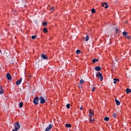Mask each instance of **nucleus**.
Returning a JSON list of instances; mask_svg holds the SVG:
<instances>
[{"instance_id":"nucleus-1","label":"nucleus","mask_w":131,"mask_h":131,"mask_svg":"<svg viewBox=\"0 0 131 131\" xmlns=\"http://www.w3.org/2000/svg\"><path fill=\"white\" fill-rule=\"evenodd\" d=\"M96 77H98L99 79H100L101 81H103V75H102V73L100 72H98L96 75Z\"/></svg>"},{"instance_id":"nucleus-2","label":"nucleus","mask_w":131,"mask_h":131,"mask_svg":"<svg viewBox=\"0 0 131 131\" xmlns=\"http://www.w3.org/2000/svg\"><path fill=\"white\" fill-rule=\"evenodd\" d=\"M14 126H15V129H16L18 130V129H20V127H21V125L18 122H16L14 123Z\"/></svg>"},{"instance_id":"nucleus-3","label":"nucleus","mask_w":131,"mask_h":131,"mask_svg":"<svg viewBox=\"0 0 131 131\" xmlns=\"http://www.w3.org/2000/svg\"><path fill=\"white\" fill-rule=\"evenodd\" d=\"M94 111H93L92 109L89 110V117H93L94 116Z\"/></svg>"},{"instance_id":"nucleus-4","label":"nucleus","mask_w":131,"mask_h":131,"mask_svg":"<svg viewBox=\"0 0 131 131\" xmlns=\"http://www.w3.org/2000/svg\"><path fill=\"white\" fill-rule=\"evenodd\" d=\"M39 101L41 104H44V103L46 102V100H45V98H43V97L41 96L39 97Z\"/></svg>"},{"instance_id":"nucleus-5","label":"nucleus","mask_w":131,"mask_h":131,"mask_svg":"<svg viewBox=\"0 0 131 131\" xmlns=\"http://www.w3.org/2000/svg\"><path fill=\"white\" fill-rule=\"evenodd\" d=\"M33 103H35V105H38V98L36 97L33 100Z\"/></svg>"},{"instance_id":"nucleus-6","label":"nucleus","mask_w":131,"mask_h":131,"mask_svg":"<svg viewBox=\"0 0 131 131\" xmlns=\"http://www.w3.org/2000/svg\"><path fill=\"white\" fill-rule=\"evenodd\" d=\"M52 127H53V125L49 124L48 126L47 127V128L45 129V131H49L50 129H51Z\"/></svg>"},{"instance_id":"nucleus-7","label":"nucleus","mask_w":131,"mask_h":131,"mask_svg":"<svg viewBox=\"0 0 131 131\" xmlns=\"http://www.w3.org/2000/svg\"><path fill=\"white\" fill-rule=\"evenodd\" d=\"M6 77L8 80H11V79H12V76H11V74H10V73L7 74Z\"/></svg>"},{"instance_id":"nucleus-8","label":"nucleus","mask_w":131,"mask_h":131,"mask_svg":"<svg viewBox=\"0 0 131 131\" xmlns=\"http://www.w3.org/2000/svg\"><path fill=\"white\" fill-rule=\"evenodd\" d=\"M22 81V78H21L19 80H17L15 84L16 85H19L20 83H21V82Z\"/></svg>"},{"instance_id":"nucleus-9","label":"nucleus","mask_w":131,"mask_h":131,"mask_svg":"<svg viewBox=\"0 0 131 131\" xmlns=\"http://www.w3.org/2000/svg\"><path fill=\"white\" fill-rule=\"evenodd\" d=\"M101 7H103L105 9H107L108 8V5L107 3H103L102 4Z\"/></svg>"},{"instance_id":"nucleus-10","label":"nucleus","mask_w":131,"mask_h":131,"mask_svg":"<svg viewBox=\"0 0 131 131\" xmlns=\"http://www.w3.org/2000/svg\"><path fill=\"white\" fill-rule=\"evenodd\" d=\"M41 58H42V59H43L44 60H48V57H47V56L45 54L41 55Z\"/></svg>"},{"instance_id":"nucleus-11","label":"nucleus","mask_w":131,"mask_h":131,"mask_svg":"<svg viewBox=\"0 0 131 131\" xmlns=\"http://www.w3.org/2000/svg\"><path fill=\"white\" fill-rule=\"evenodd\" d=\"M94 69H95V70L96 71H101V67H96L94 68Z\"/></svg>"},{"instance_id":"nucleus-12","label":"nucleus","mask_w":131,"mask_h":131,"mask_svg":"<svg viewBox=\"0 0 131 131\" xmlns=\"http://www.w3.org/2000/svg\"><path fill=\"white\" fill-rule=\"evenodd\" d=\"M115 102H116V103L117 104V106H119V105H120V101H119L118 100L116 99Z\"/></svg>"},{"instance_id":"nucleus-13","label":"nucleus","mask_w":131,"mask_h":131,"mask_svg":"<svg viewBox=\"0 0 131 131\" xmlns=\"http://www.w3.org/2000/svg\"><path fill=\"white\" fill-rule=\"evenodd\" d=\"M0 94L1 95L4 94V90H3V88L1 86H0Z\"/></svg>"},{"instance_id":"nucleus-14","label":"nucleus","mask_w":131,"mask_h":131,"mask_svg":"<svg viewBox=\"0 0 131 131\" xmlns=\"http://www.w3.org/2000/svg\"><path fill=\"white\" fill-rule=\"evenodd\" d=\"M118 81H119V79H114V83H116V82H118Z\"/></svg>"},{"instance_id":"nucleus-15","label":"nucleus","mask_w":131,"mask_h":131,"mask_svg":"<svg viewBox=\"0 0 131 131\" xmlns=\"http://www.w3.org/2000/svg\"><path fill=\"white\" fill-rule=\"evenodd\" d=\"M89 120L90 121V122H94V121H95V119H94V118H93V117H89Z\"/></svg>"},{"instance_id":"nucleus-16","label":"nucleus","mask_w":131,"mask_h":131,"mask_svg":"<svg viewBox=\"0 0 131 131\" xmlns=\"http://www.w3.org/2000/svg\"><path fill=\"white\" fill-rule=\"evenodd\" d=\"M42 31H43V32H44V33H47V32H48V29L43 28L42 29Z\"/></svg>"},{"instance_id":"nucleus-17","label":"nucleus","mask_w":131,"mask_h":131,"mask_svg":"<svg viewBox=\"0 0 131 131\" xmlns=\"http://www.w3.org/2000/svg\"><path fill=\"white\" fill-rule=\"evenodd\" d=\"M89 39H90V37L89 36V35H86L85 37V41H88Z\"/></svg>"},{"instance_id":"nucleus-18","label":"nucleus","mask_w":131,"mask_h":131,"mask_svg":"<svg viewBox=\"0 0 131 131\" xmlns=\"http://www.w3.org/2000/svg\"><path fill=\"white\" fill-rule=\"evenodd\" d=\"M126 92L127 94H129V93H130L131 92L130 89H126Z\"/></svg>"},{"instance_id":"nucleus-19","label":"nucleus","mask_w":131,"mask_h":131,"mask_svg":"<svg viewBox=\"0 0 131 131\" xmlns=\"http://www.w3.org/2000/svg\"><path fill=\"white\" fill-rule=\"evenodd\" d=\"M19 107H20V108H22L23 107V102H20L19 103Z\"/></svg>"},{"instance_id":"nucleus-20","label":"nucleus","mask_w":131,"mask_h":131,"mask_svg":"<svg viewBox=\"0 0 131 131\" xmlns=\"http://www.w3.org/2000/svg\"><path fill=\"white\" fill-rule=\"evenodd\" d=\"M98 61H99V60L97 59H94L92 61L93 63H96V62H98Z\"/></svg>"},{"instance_id":"nucleus-21","label":"nucleus","mask_w":131,"mask_h":131,"mask_svg":"<svg viewBox=\"0 0 131 131\" xmlns=\"http://www.w3.org/2000/svg\"><path fill=\"white\" fill-rule=\"evenodd\" d=\"M66 127H71V124H66Z\"/></svg>"},{"instance_id":"nucleus-22","label":"nucleus","mask_w":131,"mask_h":131,"mask_svg":"<svg viewBox=\"0 0 131 131\" xmlns=\"http://www.w3.org/2000/svg\"><path fill=\"white\" fill-rule=\"evenodd\" d=\"M66 107L68 108V109H70V103L67 104Z\"/></svg>"},{"instance_id":"nucleus-23","label":"nucleus","mask_w":131,"mask_h":131,"mask_svg":"<svg viewBox=\"0 0 131 131\" xmlns=\"http://www.w3.org/2000/svg\"><path fill=\"white\" fill-rule=\"evenodd\" d=\"M104 119L105 121H108L109 120V117H105Z\"/></svg>"},{"instance_id":"nucleus-24","label":"nucleus","mask_w":131,"mask_h":131,"mask_svg":"<svg viewBox=\"0 0 131 131\" xmlns=\"http://www.w3.org/2000/svg\"><path fill=\"white\" fill-rule=\"evenodd\" d=\"M92 14H95L96 10L94 9H92L91 10Z\"/></svg>"},{"instance_id":"nucleus-25","label":"nucleus","mask_w":131,"mask_h":131,"mask_svg":"<svg viewBox=\"0 0 131 131\" xmlns=\"http://www.w3.org/2000/svg\"><path fill=\"white\" fill-rule=\"evenodd\" d=\"M76 54H77L78 55H79V54H80V50H77V51H76Z\"/></svg>"},{"instance_id":"nucleus-26","label":"nucleus","mask_w":131,"mask_h":131,"mask_svg":"<svg viewBox=\"0 0 131 131\" xmlns=\"http://www.w3.org/2000/svg\"><path fill=\"white\" fill-rule=\"evenodd\" d=\"M123 35H124V36H126V35H127V33H126V32H123Z\"/></svg>"},{"instance_id":"nucleus-27","label":"nucleus","mask_w":131,"mask_h":131,"mask_svg":"<svg viewBox=\"0 0 131 131\" xmlns=\"http://www.w3.org/2000/svg\"><path fill=\"white\" fill-rule=\"evenodd\" d=\"M113 117L114 118H116L117 117V115L116 114H114Z\"/></svg>"},{"instance_id":"nucleus-28","label":"nucleus","mask_w":131,"mask_h":131,"mask_svg":"<svg viewBox=\"0 0 131 131\" xmlns=\"http://www.w3.org/2000/svg\"><path fill=\"white\" fill-rule=\"evenodd\" d=\"M36 36H32V39H35Z\"/></svg>"},{"instance_id":"nucleus-29","label":"nucleus","mask_w":131,"mask_h":131,"mask_svg":"<svg viewBox=\"0 0 131 131\" xmlns=\"http://www.w3.org/2000/svg\"><path fill=\"white\" fill-rule=\"evenodd\" d=\"M96 90V88L95 87H93V89H92V92H95V90Z\"/></svg>"},{"instance_id":"nucleus-30","label":"nucleus","mask_w":131,"mask_h":131,"mask_svg":"<svg viewBox=\"0 0 131 131\" xmlns=\"http://www.w3.org/2000/svg\"><path fill=\"white\" fill-rule=\"evenodd\" d=\"M83 82H84V81H83V80H82V79H81V80H80V83H83Z\"/></svg>"},{"instance_id":"nucleus-31","label":"nucleus","mask_w":131,"mask_h":131,"mask_svg":"<svg viewBox=\"0 0 131 131\" xmlns=\"http://www.w3.org/2000/svg\"><path fill=\"white\" fill-rule=\"evenodd\" d=\"M83 109V107L81 106V107H80V110H82Z\"/></svg>"},{"instance_id":"nucleus-32","label":"nucleus","mask_w":131,"mask_h":131,"mask_svg":"<svg viewBox=\"0 0 131 131\" xmlns=\"http://www.w3.org/2000/svg\"><path fill=\"white\" fill-rule=\"evenodd\" d=\"M43 25H47V22H45L43 23Z\"/></svg>"},{"instance_id":"nucleus-33","label":"nucleus","mask_w":131,"mask_h":131,"mask_svg":"<svg viewBox=\"0 0 131 131\" xmlns=\"http://www.w3.org/2000/svg\"><path fill=\"white\" fill-rule=\"evenodd\" d=\"M12 131H18V130L15 129H13Z\"/></svg>"},{"instance_id":"nucleus-34","label":"nucleus","mask_w":131,"mask_h":131,"mask_svg":"<svg viewBox=\"0 0 131 131\" xmlns=\"http://www.w3.org/2000/svg\"><path fill=\"white\" fill-rule=\"evenodd\" d=\"M53 9H54V7L51 8V10H53Z\"/></svg>"},{"instance_id":"nucleus-35","label":"nucleus","mask_w":131,"mask_h":131,"mask_svg":"<svg viewBox=\"0 0 131 131\" xmlns=\"http://www.w3.org/2000/svg\"><path fill=\"white\" fill-rule=\"evenodd\" d=\"M116 31H117H117L118 30V29L117 28H116Z\"/></svg>"},{"instance_id":"nucleus-36","label":"nucleus","mask_w":131,"mask_h":131,"mask_svg":"<svg viewBox=\"0 0 131 131\" xmlns=\"http://www.w3.org/2000/svg\"><path fill=\"white\" fill-rule=\"evenodd\" d=\"M2 53V50L0 49V54Z\"/></svg>"}]
</instances>
